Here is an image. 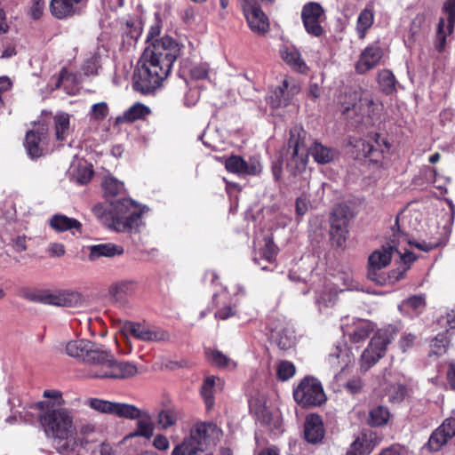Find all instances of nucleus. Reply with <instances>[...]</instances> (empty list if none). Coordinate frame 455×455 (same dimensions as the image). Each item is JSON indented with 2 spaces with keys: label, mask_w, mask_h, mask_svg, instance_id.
<instances>
[{
  "label": "nucleus",
  "mask_w": 455,
  "mask_h": 455,
  "mask_svg": "<svg viewBox=\"0 0 455 455\" xmlns=\"http://www.w3.org/2000/svg\"><path fill=\"white\" fill-rule=\"evenodd\" d=\"M394 251H397L393 245H384L374 251L368 259V278L379 285H385L387 277L379 271L389 265Z\"/></svg>",
  "instance_id": "9d476101"
},
{
  "label": "nucleus",
  "mask_w": 455,
  "mask_h": 455,
  "mask_svg": "<svg viewBox=\"0 0 455 455\" xmlns=\"http://www.w3.org/2000/svg\"><path fill=\"white\" fill-rule=\"evenodd\" d=\"M189 74L194 79H204L208 76V68L206 64H195L190 68Z\"/></svg>",
  "instance_id": "13d9d810"
},
{
  "label": "nucleus",
  "mask_w": 455,
  "mask_h": 455,
  "mask_svg": "<svg viewBox=\"0 0 455 455\" xmlns=\"http://www.w3.org/2000/svg\"><path fill=\"white\" fill-rule=\"evenodd\" d=\"M206 356L212 364L219 368L234 369L236 366V363L232 359L219 350H208Z\"/></svg>",
  "instance_id": "4c0bfd02"
},
{
  "label": "nucleus",
  "mask_w": 455,
  "mask_h": 455,
  "mask_svg": "<svg viewBox=\"0 0 455 455\" xmlns=\"http://www.w3.org/2000/svg\"><path fill=\"white\" fill-rule=\"evenodd\" d=\"M363 381L360 377H353L345 384V389L351 395H357L363 391Z\"/></svg>",
  "instance_id": "6e6d98bb"
},
{
  "label": "nucleus",
  "mask_w": 455,
  "mask_h": 455,
  "mask_svg": "<svg viewBox=\"0 0 455 455\" xmlns=\"http://www.w3.org/2000/svg\"><path fill=\"white\" fill-rule=\"evenodd\" d=\"M366 451L363 446V441L360 438H356L350 445L346 455H365Z\"/></svg>",
  "instance_id": "680f3d73"
},
{
  "label": "nucleus",
  "mask_w": 455,
  "mask_h": 455,
  "mask_svg": "<svg viewBox=\"0 0 455 455\" xmlns=\"http://www.w3.org/2000/svg\"><path fill=\"white\" fill-rule=\"evenodd\" d=\"M134 291V283L132 281H121L109 286L108 294L116 301Z\"/></svg>",
  "instance_id": "72a5a7b5"
},
{
  "label": "nucleus",
  "mask_w": 455,
  "mask_h": 455,
  "mask_svg": "<svg viewBox=\"0 0 455 455\" xmlns=\"http://www.w3.org/2000/svg\"><path fill=\"white\" fill-rule=\"evenodd\" d=\"M44 397L49 398L47 401H41L37 403L36 408L40 411L46 410V408L50 405L59 406L66 405V401L62 396V394L57 390H44Z\"/></svg>",
  "instance_id": "ea45409f"
},
{
  "label": "nucleus",
  "mask_w": 455,
  "mask_h": 455,
  "mask_svg": "<svg viewBox=\"0 0 455 455\" xmlns=\"http://www.w3.org/2000/svg\"><path fill=\"white\" fill-rule=\"evenodd\" d=\"M395 76L390 70L384 69L379 73L378 83L384 93H392L395 90Z\"/></svg>",
  "instance_id": "a19ab883"
},
{
  "label": "nucleus",
  "mask_w": 455,
  "mask_h": 455,
  "mask_svg": "<svg viewBox=\"0 0 455 455\" xmlns=\"http://www.w3.org/2000/svg\"><path fill=\"white\" fill-rule=\"evenodd\" d=\"M222 430L212 422H196L190 430L189 435L183 440L198 445L215 446L221 439Z\"/></svg>",
  "instance_id": "9b49d317"
},
{
  "label": "nucleus",
  "mask_w": 455,
  "mask_h": 455,
  "mask_svg": "<svg viewBox=\"0 0 455 455\" xmlns=\"http://www.w3.org/2000/svg\"><path fill=\"white\" fill-rule=\"evenodd\" d=\"M295 401L303 407L318 406L326 396L321 382L313 377H306L293 391Z\"/></svg>",
  "instance_id": "0eeeda50"
},
{
  "label": "nucleus",
  "mask_w": 455,
  "mask_h": 455,
  "mask_svg": "<svg viewBox=\"0 0 455 455\" xmlns=\"http://www.w3.org/2000/svg\"><path fill=\"white\" fill-rule=\"evenodd\" d=\"M280 54L285 63L293 69L299 72L307 70V65L302 60L300 52L294 46L283 45L280 49Z\"/></svg>",
  "instance_id": "bb28decb"
},
{
  "label": "nucleus",
  "mask_w": 455,
  "mask_h": 455,
  "mask_svg": "<svg viewBox=\"0 0 455 455\" xmlns=\"http://www.w3.org/2000/svg\"><path fill=\"white\" fill-rule=\"evenodd\" d=\"M173 63L143 52L133 73V88L143 94L161 86L171 73Z\"/></svg>",
  "instance_id": "20e7f679"
},
{
  "label": "nucleus",
  "mask_w": 455,
  "mask_h": 455,
  "mask_svg": "<svg viewBox=\"0 0 455 455\" xmlns=\"http://www.w3.org/2000/svg\"><path fill=\"white\" fill-rule=\"evenodd\" d=\"M122 331L143 342H160L170 339L167 331L146 322L126 321L123 323Z\"/></svg>",
  "instance_id": "6e6552de"
},
{
  "label": "nucleus",
  "mask_w": 455,
  "mask_h": 455,
  "mask_svg": "<svg viewBox=\"0 0 455 455\" xmlns=\"http://www.w3.org/2000/svg\"><path fill=\"white\" fill-rule=\"evenodd\" d=\"M149 112V108L144 104L135 103L124 113L123 118L127 122H133L135 120L143 118L148 115Z\"/></svg>",
  "instance_id": "49530a36"
},
{
  "label": "nucleus",
  "mask_w": 455,
  "mask_h": 455,
  "mask_svg": "<svg viewBox=\"0 0 455 455\" xmlns=\"http://www.w3.org/2000/svg\"><path fill=\"white\" fill-rule=\"evenodd\" d=\"M88 259L95 261L101 257L113 258L124 253V248L113 243L93 244L88 247Z\"/></svg>",
  "instance_id": "b1692460"
},
{
  "label": "nucleus",
  "mask_w": 455,
  "mask_h": 455,
  "mask_svg": "<svg viewBox=\"0 0 455 455\" xmlns=\"http://www.w3.org/2000/svg\"><path fill=\"white\" fill-rule=\"evenodd\" d=\"M355 148L363 157L379 163L388 152L389 144L379 133H369L365 139L355 141Z\"/></svg>",
  "instance_id": "f8f14e48"
},
{
  "label": "nucleus",
  "mask_w": 455,
  "mask_h": 455,
  "mask_svg": "<svg viewBox=\"0 0 455 455\" xmlns=\"http://www.w3.org/2000/svg\"><path fill=\"white\" fill-rule=\"evenodd\" d=\"M123 34L132 40H137L140 36V28L133 26L132 23L126 22L123 28Z\"/></svg>",
  "instance_id": "052dcab7"
},
{
  "label": "nucleus",
  "mask_w": 455,
  "mask_h": 455,
  "mask_svg": "<svg viewBox=\"0 0 455 455\" xmlns=\"http://www.w3.org/2000/svg\"><path fill=\"white\" fill-rule=\"evenodd\" d=\"M92 116L95 119H104L108 113V105L105 102H100L92 105Z\"/></svg>",
  "instance_id": "bf43d9fd"
},
{
  "label": "nucleus",
  "mask_w": 455,
  "mask_h": 455,
  "mask_svg": "<svg viewBox=\"0 0 455 455\" xmlns=\"http://www.w3.org/2000/svg\"><path fill=\"white\" fill-rule=\"evenodd\" d=\"M383 54V49L377 44L367 46L355 63V71L362 75L374 68L380 62Z\"/></svg>",
  "instance_id": "412c9836"
},
{
  "label": "nucleus",
  "mask_w": 455,
  "mask_h": 455,
  "mask_svg": "<svg viewBox=\"0 0 455 455\" xmlns=\"http://www.w3.org/2000/svg\"><path fill=\"white\" fill-rule=\"evenodd\" d=\"M407 395V388L403 384H395L387 390L388 401L393 403H401Z\"/></svg>",
  "instance_id": "3c124183"
},
{
  "label": "nucleus",
  "mask_w": 455,
  "mask_h": 455,
  "mask_svg": "<svg viewBox=\"0 0 455 455\" xmlns=\"http://www.w3.org/2000/svg\"><path fill=\"white\" fill-rule=\"evenodd\" d=\"M171 455H212V452L209 447L183 440L173 448Z\"/></svg>",
  "instance_id": "c756f323"
},
{
  "label": "nucleus",
  "mask_w": 455,
  "mask_h": 455,
  "mask_svg": "<svg viewBox=\"0 0 455 455\" xmlns=\"http://www.w3.org/2000/svg\"><path fill=\"white\" fill-rule=\"evenodd\" d=\"M417 341L416 335L412 333L403 334L399 340V347L404 353L412 348Z\"/></svg>",
  "instance_id": "4d7b16f0"
},
{
  "label": "nucleus",
  "mask_w": 455,
  "mask_h": 455,
  "mask_svg": "<svg viewBox=\"0 0 455 455\" xmlns=\"http://www.w3.org/2000/svg\"><path fill=\"white\" fill-rule=\"evenodd\" d=\"M307 140V133L301 126L291 129L286 149V169L292 176L306 171L308 154L320 164H329L337 156V152L333 148L325 147L318 141H315L308 148Z\"/></svg>",
  "instance_id": "f257e3e1"
},
{
  "label": "nucleus",
  "mask_w": 455,
  "mask_h": 455,
  "mask_svg": "<svg viewBox=\"0 0 455 455\" xmlns=\"http://www.w3.org/2000/svg\"><path fill=\"white\" fill-rule=\"evenodd\" d=\"M50 225L59 232L69 230L73 235L82 233V224L77 220L68 218L66 215L57 214L52 216L50 220Z\"/></svg>",
  "instance_id": "a878e982"
},
{
  "label": "nucleus",
  "mask_w": 455,
  "mask_h": 455,
  "mask_svg": "<svg viewBox=\"0 0 455 455\" xmlns=\"http://www.w3.org/2000/svg\"><path fill=\"white\" fill-rule=\"evenodd\" d=\"M93 342L88 339L71 340L66 345V353L68 355L84 363L89 350L93 347Z\"/></svg>",
  "instance_id": "c85d7f7f"
},
{
  "label": "nucleus",
  "mask_w": 455,
  "mask_h": 455,
  "mask_svg": "<svg viewBox=\"0 0 455 455\" xmlns=\"http://www.w3.org/2000/svg\"><path fill=\"white\" fill-rule=\"evenodd\" d=\"M84 0H52L50 9L52 14L58 19L72 16L76 12V5Z\"/></svg>",
  "instance_id": "cd10ccee"
},
{
  "label": "nucleus",
  "mask_w": 455,
  "mask_h": 455,
  "mask_svg": "<svg viewBox=\"0 0 455 455\" xmlns=\"http://www.w3.org/2000/svg\"><path fill=\"white\" fill-rule=\"evenodd\" d=\"M113 354L102 345L93 344L85 357V373L87 378H106L111 363Z\"/></svg>",
  "instance_id": "423d86ee"
},
{
  "label": "nucleus",
  "mask_w": 455,
  "mask_h": 455,
  "mask_svg": "<svg viewBox=\"0 0 455 455\" xmlns=\"http://www.w3.org/2000/svg\"><path fill=\"white\" fill-rule=\"evenodd\" d=\"M137 373L138 368L135 363L131 362L116 361L113 355V362L109 366L106 378L127 379L135 376Z\"/></svg>",
  "instance_id": "393cba45"
},
{
  "label": "nucleus",
  "mask_w": 455,
  "mask_h": 455,
  "mask_svg": "<svg viewBox=\"0 0 455 455\" xmlns=\"http://www.w3.org/2000/svg\"><path fill=\"white\" fill-rule=\"evenodd\" d=\"M153 445L159 451H166L170 446V443L168 438L164 435H157L153 441Z\"/></svg>",
  "instance_id": "69168bd1"
},
{
  "label": "nucleus",
  "mask_w": 455,
  "mask_h": 455,
  "mask_svg": "<svg viewBox=\"0 0 455 455\" xmlns=\"http://www.w3.org/2000/svg\"><path fill=\"white\" fill-rule=\"evenodd\" d=\"M295 373V366L288 361L281 362L277 368V375L281 380H287Z\"/></svg>",
  "instance_id": "5fc2aeb1"
},
{
  "label": "nucleus",
  "mask_w": 455,
  "mask_h": 455,
  "mask_svg": "<svg viewBox=\"0 0 455 455\" xmlns=\"http://www.w3.org/2000/svg\"><path fill=\"white\" fill-rule=\"evenodd\" d=\"M38 420L45 436L52 440L58 452L68 453L69 443L76 435L74 411L66 405H50L39 411Z\"/></svg>",
  "instance_id": "f03ea898"
},
{
  "label": "nucleus",
  "mask_w": 455,
  "mask_h": 455,
  "mask_svg": "<svg viewBox=\"0 0 455 455\" xmlns=\"http://www.w3.org/2000/svg\"><path fill=\"white\" fill-rule=\"evenodd\" d=\"M304 28L310 36L319 37L323 33L322 22L324 20V10L315 2L306 4L301 11Z\"/></svg>",
  "instance_id": "ddd939ff"
},
{
  "label": "nucleus",
  "mask_w": 455,
  "mask_h": 455,
  "mask_svg": "<svg viewBox=\"0 0 455 455\" xmlns=\"http://www.w3.org/2000/svg\"><path fill=\"white\" fill-rule=\"evenodd\" d=\"M346 98H349V100H345L342 103L344 113L356 108L363 111H366L365 108H367V114L371 118L375 116V108L377 106L374 103L372 97L368 93L362 92V90H354L348 93H346Z\"/></svg>",
  "instance_id": "a211bd4d"
},
{
  "label": "nucleus",
  "mask_w": 455,
  "mask_h": 455,
  "mask_svg": "<svg viewBox=\"0 0 455 455\" xmlns=\"http://www.w3.org/2000/svg\"><path fill=\"white\" fill-rule=\"evenodd\" d=\"M374 325L371 322L366 320H359L353 331L349 334L351 341L359 343L368 338L373 331Z\"/></svg>",
  "instance_id": "c9c22d12"
},
{
  "label": "nucleus",
  "mask_w": 455,
  "mask_h": 455,
  "mask_svg": "<svg viewBox=\"0 0 455 455\" xmlns=\"http://www.w3.org/2000/svg\"><path fill=\"white\" fill-rule=\"evenodd\" d=\"M90 408L101 412L113 414L115 403L98 398H90L87 402Z\"/></svg>",
  "instance_id": "8fccbe9b"
},
{
  "label": "nucleus",
  "mask_w": 455,
  "mask_h": 455,
  "mask_svg": "<svg viewBox=\"0 0 455 455\" xmlns=\"http://www.w3.org/2000/svg\"><path fill=\"white\" fill-rule=\"evenodd\" d=\"M264 247L260 250V256L268 262H272L277 253V248L269 236L264 238Z\"/></svg>",
  "instance_id": "603ef678"
},
{
  "label": "nucleus",
  "mask_w": 455,
  "mask_h": 455,
  "mask_svg": "<svg viewBox=\"0 0 455 455\" xmlns=\"http://www.w3.org/2000/svg\"><path fill=\"white\" fill-rule=\"evenodd\" d=\"M443 11L447 14V25L443 19H440L437 28L435 48L443 52L446 44V37L453 31L455 23V0H447L443 6Z\"/></svg>",
  "instance_id": "f3484780"
},
{
  "label": "nucleus",
  "mask_w": 455,
  "mask_h": 455,
  "mask_svg": "<svg viewBox=\"0 0 455 455\" xmlns=\"http://www.w3.org/2000/svg\"><path fill=\"white\" fill-rule=\"evenodd\" d=\"M48 252L51 257H61L65 254L66 250L62 243H50L48 247Z\"/></svg>",
  "instance_id": "0e129e2a"
},
{
  "label": "nucleus",
  "mask_w": 455,
  "mask_h": 455,
  "mask_svg": "<svg viewBox=\"0 0 455 455\" xmlns=\"http://www.w3.org/2000/svg\"><path fill=\"white\" fill-rule=\"evenodd\" d=\"M455 435V419L448 418L430 435L427 447L431 451H438Z\"/></svg>",
  "instance_id": "aec40b11"
},
{
  "label": "nucleus",
  "mask_w": 455,
  "mask_h": 455,
  "mask_svg": "<svg viewBox=\"0 0 455 455\" xmlns=\"http://www.w3.org/2000/svg\"><path fill=\"white\" fill-rule=\"evenodd\" d=\"M92 212L103 225L118 232L132 230L140 219L138 205L126 197L110 201L108 208L98 204L93 206Z\"/></svg>",
  "instance_id": "7ed1b4c3"
},
{
  "label": "nucleus",
  "mask_w": 455,
  "mask_h": 455,
  "mask_svg": "<svg viewBox=\"0 0 455 455\" xmlns=\"http://www.w3.org/2000/svg\"><path fill=\"white\" fill-rule=\"evenodd\" d=\"M325 429L322 418L317 414H310L306 418L304 424V436L309 443L322 442Z\"/></svg>",
  "instance_id": "4be33fe9"
},
{
  "label": "nucleus",
  "mask_w": 455,
  "mask_h": 455,
  "mask_svg": "<svg viewBox=\"0 0 455 455\" xmlns=\"http://www.w3.org/2000/svg\"><path fill=\"white\" fill-rule=\"evenodd\" d=\"M46 136V129L42 126L36 131H29L26 135L25 147L30 157L36 158L43 155L41 143Z\"/></svg>",
  "instance_id": "5701e85b"
},
{
  "label": "nucleus",
  "mask_w": 455,
  "mask_h": 455,
  "mask_svg": "<svg viewBox=\"0 0 455 455\" xmlns=\"http://www.w3.org/2000/svg\"><path fill=\"white\" fill-rule=\"evenodd\" d=\"M337 299V291L331 287L326 286L320 291L315 299V303L318 306L320 311L331 307Z\"/></svg>",
  "instance_id": "58836bf2"
},
{
  "label": "nucleus",
  "mask_w": 455,
  "mask_h": 455,
  "mask_svg": "<svg viewBox=\"0 0 455 455\" xmlns=\"http://www.w3.org/2000/svg\"><path fill=\"white\" fill-rule=\"evenodd\" d=\"M275 339L280 349L288 350L295 345L296 337L292 331L283 329L276 332Z\"/></svg>",
  "instance_id": "37998d69"
},
{
  "label": "nucleus",
  "mask_w": 455,
  "mask_h": 455,
  "mask_svg": "<svg viewBox=\"0 0 455 455\" xmlns=\"http://www.w3.org/2000/svg\"><path fill=\"white\" fill-rule=\"evenodd\" d=\"M389 419V411L384 406H377L371 410L369 416V424L371 426L385 425Z\"/></svg>",
  "instance_id": "a18cd8bd"
},
{
  "label": "nucleus",
  "mask_w": 455,
  "mask_h": 455,
  "mask_svg": "<svg viewBox=\"0 0 455 455\" xmlns=\"http://www.w3.org/2000/svg\"><path fill=\"white\" fill-rule=\"evenodd\" d=\"M235 311L230 306H225L215 313V317L220 320H227L235 315Z\"/></svg>",
  "instance_id": "338daca9"
},
{
  "label": "nucleus",
  "mask_w": 455,
  "mask_h": 455,
  "mask_svg": "<svg viewBox=\"0 0 455 455\" xmlns=\"http://www.w3.org/2000/svg\"><path fill=\"white\" fill-rule=\"evenodd\" d=\"M113 414L129 419H135L140 417L141 412L134 405L115 403Z\"/></svg>",
  "instance_id": "79ce46f5"
},
{
  "label": "nucleus",
  "mask_w": 455,
  "mask_h": 455,
  "mask_svg": "<svg viewBox=\"0 0 455 455\" xmlns=\"http://www.w3.org/2000/svg\"><path fill=\"white\" fill-rule=\"evenodd\" d=\"M241 8L246 18L250 28L259 34H263L268 29V20L261 10L257 0H240Z\"/></svg>",
  "instance_id": "4468645a"
},
{
  "label": "nucleus",
  "mask_w": 455,
  "mask_h": 455,
  "mask_svg": "<svg viewBox=\"0 0 455 455\" xmlns=\"http://www.w3.org/2000/svg\"><path fill=\"white\" fill-rule=\"evenodd\" d=\"M69 119H70L69 115L66 114V113L58 114L54 116L55 134H56V139L59 141L66 140L68 135L69 134V126H70Z\"/></svg>",
  "instance_id": "e433bc0d"
},
{
  "label": "nucleus",
  "mask_w": 455,
  "mask_h": 455,
  "mask_svg": "<svg viewBox=\"0 0 455 455\" xmlns=\"http://www.w3.org/2000/svg\"><path fill=\"white\" fill-rule=\"evenodd\" d=\"M26 298L33 302L68 307L78 305L82 299L80 293L70 291H38L28 294Z\"/></svg>",
  "instance_id": "1a4fd4ad"
},
{
  "label": "nucleus",
  "mask_w": 455,
  "mask_h": 455,
  "mask_svg": "<svg viewBox=\"0 0 455 455\" xmlns=\"http://www.w3.org/2000/svg\"><path fill=\"white\" fill-rule=\"evenodd\" d=\"M330 234L333 243L338 247H342L346 243L347 234L345 221L332 220Z\"/></svg>",
  "instance_id": "f704fd0d"
},
{
  "label": "nucleus",
  "mask_w": 455,
  "mask_h": 455,
  "mask_svg": "<svg viewBox=\"0 0 455 455\" xmlns=\"http://www.w3.org/2000/svg\"><path fill=\"white\" fill-rule=\"evenodd\" d=\"M180 49L178 43L168 36L161 39H156L144 51L146 53L171 63H174L180 55Z\"/></svg>",
  "instance_id": "2eb2a0df"
},
{
  "label": "nucleus",
  "mask_w": 455,
  "mask_h": 455,
  "mask_svg": "<svg viewBox=\"0 0 455 455\" xmlns=\"http://www.w3.org/2000/svg\"><path fill=\"white\" fill-rule=\"evenodd\" d=\"M308 210V201L306 197L300 196L296 200V212L298 215H304Z\"/></svg>",
  "instance_id": "774afa93"
},
{
  "label": "nucleus",
  "mask_w": 455,
  "mask_h": 455,
  "mask_svg": "<svg viewBox=\"0 0 455 455\" xmlns=\"http://www.w3.org/2000/svg\"><path fill=\"white\" fill-rule=\"evenodd\" d=\"M374 21V13L372 9L364 8L357 18L356 32L360 39L365 37L367 30L372 26Z\"/></svg>",
  "instance_id": "473e14b6"
},
{
  "label": "nucleus",
  "mask_w": 455,
  "mask_h": 455,
  "mask_svg": "<svg viewBox=\"0 0 455 455\" xmlns=\"http://www.w3.org/2000/svg\"><path fill=\"white\" fill-rule=\"evenodd\" d=\"M449 339L444 333L438 334L431 344V352L436 355L445 353Z\"/></svg>",
  "instance_id": "864d4df0"
},
{
  "label": "nucleus",
  "mask_w": 455,
  "mask_h": 455,
  "mask_svg": "<svg viewBox=\"0 0 455 455\" xmlns=\"http://www.w3.org/2000/svg\"><path fill=\"white\" fill-rule=\"evenodd\" d=\"M136 425V429L127 437L142 436L146 439H150L154 435L155 424L148 415H140Z\"/></svg>",
  "instance_id": "2f4dec72"
},
{
  "label": "nucleus",
  "mask_w": 455,
  "mask_h": 455,
  "mask_svg": "<svg viewBox=\"0 0 455 455\" xmlns=\"http://www.w3.org/2000/svg\"><path fill=\"white\" fill-rule=\"evenodd\" d=\"M225 167L228 172L241 176L258 175L262 171L260 162L256 158H251L246 162L239 156H231L225 162Z\"/></svg>",
  "instance_id": "6ab92c4d"
},
{
  "label": "nucleus",
  "mask_w": 455,
  "mask_h": 455,
  "mask_svg": "<svg viewBox=\"0 0 455 455\" xmlns=\"http://www.w3.org/2000/svg\"><path fill=\"white\" fill-rule=\"evenodd\" d=\"M178 420V412L174 409H164L157 415V423L163 429L173 426Z\"/></svg>",
  "instance_id": "de8ad7c7"
},
{
  "label": "nucleus",
  "mask_w": 455,
  "mask_h": 455,
  "mask_svg": "<svg viewBox=\"0 0 455 455\" xmlns=\"http://www.w3.org/2000/svg\"><path fill=\"white\" fill-rule=\"evenodd\" d=\"M395 328L390 326L379 330L374 334L361 355V369L363 371H368L384 356L387 346L395 338Z\"/></svg>",
  "instance_id": "39448f33"
},
{
  "label": "nucleus",
  "mask_w": 455,
  "mask_h": 455,
  "mask_svg": "<svg viewBox=\"0 0 455 455\" xmlns=\"http://www.w3.org/2000/svg\"><path fill=\"white\" fill-rule=\"evenodd\" d=\"M44 0H33V4L29 10V14L32 19L38 20L44 12Z\"/></svg>",
  "instance_id": "e2e57ef3"
},
{
  "label": "nucleus",
  "mask_w": 455,
  "mask_h": 455,
  "mask_svg": "<svg viewBox=\"0 0 455 455\" xmlns=\"http://www.w3.org/2000/svg\"><path fill=\"white\" fill-rule=\"evenodd\" d=\"M104 197L109 201L124 191V183L114 177H105L101 182Z\"/></svg>",
  "instance_id": "7c9ffc66"
},
{
  "label": "nucleus",
  "mask_w": 455,
  "mask_h": 455,
  "mask_svg": "<svg viewBox=\"0 0 455 455\" xmlns=\"http://www.w3.org/2000/svg\"><path fill=\"white\" fill-rule=\"evenodd\" d=\"M401 307H408L416 313H419L426 307V299L424 295H414L402 302Z\"/></svg>",
  "instance_id": "09e8293b"
},
{
  "label": "nucleus",
  "mask_w": 455,
  "mask_h": 455,
  "mask_svg": "<svg viewBox=\"0 0 455 455\" xmlns=\"http://www.w3.org/2000/svg\"><path fill=\"white\" fill-rule=\"evenodd\" d=\"M299 91V86L292 79L284 78L282 84L270 92L268 102L274 108L285 107Z\"/></svg>",
  "instance_id": "dca6fc26"
},
{
  "label": "nucleus",
  "mask_w": 455,
  "mask_h": 455,
  "mask_svg": "<svg viewBox=\"0 0 455 455\" xmlns=\"http://www.w3.org/2000/svg\"><path fill=\"white\" fill-rule=\"evenodd\" d=\"M215 380L216 378L214 376H209L205 378L201 387V395L205 402L207 410L212 409L214 404L213 388Z\"/></svg>",
  "instance_id": "c03bdc74"
}]
</instances>
